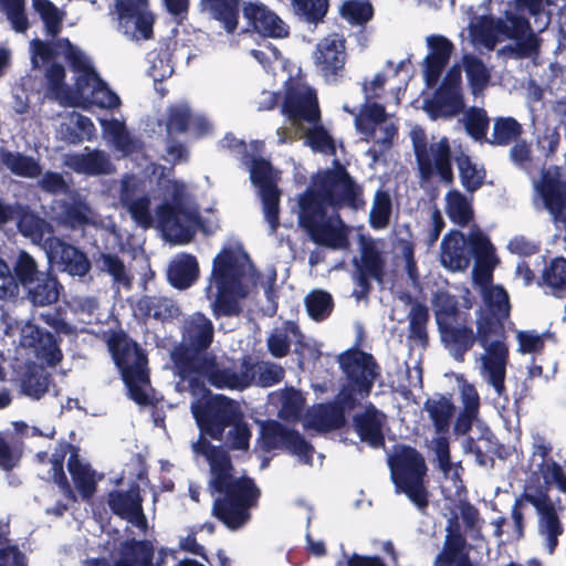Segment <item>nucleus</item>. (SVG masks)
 <instances>
[{
    "label": "nucleus",
    "instance_id": "22",
    "mask_svg": "<svg viewBox=\"0 0 566 566\" xmlns=\"http://www.w3.org/2000/svg\"><path fill=\"white\" fill-rule=\"evenodd\" d=\"M427 45L429 53L423 60V77L427 87H434L450 61L454 45L448 38L440 34L429 35Z\"/></svg>",
    "mask_w": 566,
    "mask_h": 566
},
{
    "label": "nucleus",
    "instance_id": "63",
    "mask_svg": "<svg viewBox=\"0 0 566 566\" xmlns=\"http://www.w3.org/2000/svg\"><path fill=\"white\" fill-rule=\"evenodd\" d=\"M490 126V118L483 108L471 107L465 114L464 128L474 140L485 142Z\"/></svg>",
    "mask_w": 566,
    "mask_h": 566
},
{
    "label": "nucleus",
    "instance_id": "51",
    "mask_svg": "<svg viewBox=\"0 0 566 566\" xmlns=\"http://www.w3.org/2000/svg\"><path fill=\"white\" fill-rule=\"evenodd\" d=\"M538 285H546L556 297H564L566 291V259L557 256L549 261L542 272Z\"/></svg>",
    "mask_w": 566,
    "mask_h": 566
},
{
    "label": "nucleus",
    "instance_id": "1",
    "mask_svg": "<svg viewBox=\"0 0 566 566\" xmlns=\"http://www.w3.org/2000/svg\"><path fill=\"white\" fill-rule=\"evenodd\" d=\"M547 485H556L560 491L566 492V462H542L538 470L527 480L524 493L512 511V517L518 536H522L523 516L517 505L524 502L532 504L539 516L538 533L545 538L549 554L557 545V537L563 533L558 520V511L562 505H556L547 495Z\"/></svg>",
    "mask_w": 566,
    "mask_h": 566
},
{
    "label": "nucleus",
    "instance_id": "4",
    "mask_svg": "<svg viewBox=\"0 0 566 566\" xmlns=\"http://www.w3.org/2000/svg\"><path fill=\"white\" fill-rule=\"evenodd\" d=\"M313 187L303 193L312 191L323 207L333 209L350 208L358 210L365 206L363 188L349 175L338 159L333 160V168L317 172L313 177Z\"/></svg>",
    "mask_w": 566,
    "mask_h": 566
},
{
    "label": "nucleus",
    "instance_id": "64",
    "mask_svg": "<svg viewBox=\"0 0 566 566\" xmlns=\"http://www.w3.org/2000/svg\"><path fill=\"white\" fill-rule=\"evenodd\" d=\"M437 566H471L460 537L448 538L443 553L437 558Z\"/></svg>",
    "mask_w": 566,
    "mask_h": 566
},
{
    "label": "nucleus",
    "instance_id": "49",
    "mask_svg": "<svg viewBox=\"0 0 566 566\" xmlns=\"http://www.w3.org/2000/svg\"><path fill=\"white\" fill-rule=\"evenodd\" d=\"M43 272L40 270L38 261L29 252L20 251L12 269L15 294L18 293L19 285L23 289L29 287Z\"/></svg>",
    "mask_w": 566,
    "mask_h": 566
},
{
    "label": "nucleus",
    "instance_id": "52",
    "mask_svg": "<svg viewBox=\"0 0 566 566\" xmlns=\"http://www.w3.org/2000/svg\"><path fill=\"white\" fill-rule=\"evenodd\" d=\"M463 65L471 93L479 95L489 85L491 78L490 71L483 61L473 54L463 56Z\"/></svg>",
    "mask_w": 566,
    "mask_h": 566
},
{
    "label": "nucleus",
    "instance_id": "43",
    "mask_svg": "<svg viewBox=\"0 0 566 566\" xmlns=\"http://www.w3.org/2000/svg\"><path fill=\"white\" fill-rule=\"evenodd\" d=\"M211 17L220 22L228 33L239 25L240 0H202Z\"/></svg>",
    "mask_w": 566,
    "mask_h": 566
},
{
    "label": "nucleus",
    "instance_id": "7",
    "mask_svg": "<svg viewBox=\"0 0 566 566\" xmlns=\"http://www.w3.org/2000/svg\"><path fill=\"white\" fill-rule=\"evenodd\" d=\"M190 410L199 430L219 441L228 427L243 418L239 403L223 395L200 397L191 402Z\"/></svg>",
    "mask_w": 566,
    "mask_h": 566
},
{
    "label": "nucleus",
    "instance_id": "54",
    "mask_svg": "<svg viewBox=\"0 0 566 566\" xmlns=\"http://www.w3.org/2000/svg\"><path fill=\"white\" fill-rule=\"evenodd\" d=\"M154 548L147 542L127 543L122 548V558L115 566H151Z\"/></svg>",
    "mask_w": 566,
    "mask_h": 566
},
{
    "label": "nucleus",
    "instance_id": "24",
    "mask_svg": "<svg viewBox=\"0 0 566 566\" xmlns=\"http://www.w3.org/2000/svg\"><path fill=\"white\" fill-rule=\"evenodd\" d=\"M345 61L346 52L344 41L326 36L316 44L314 63L325 78L342 76Z\"/></svg>",
    "mask_w": 566,
    "mask_h": 566
},
{
    "label": "nucleus",
    "instance_id": "61",
    "mask_svg": "<svg viewBox=\"0 0 566 566\" xmlns=\"http://www.w3.org/2000/svg\"><path fill=\"white\" fill-rule=\"evenodd\" d=\"M286 429L283 424L275 420L262 422L258 441L264 451L282 449Z\"/></svg>",
    "mask_w": 566,
    "mask_h": 566
},
{
    "label": "nucleus",
    "instance_id": "44",
    "mask_svg": "<svg viewBox=\"0 0 566 566\" xmlns=\"http://www.w3.org/2000/svg\"><path fill=\"white\" fill-rule=\"evenodd\" d=\"M52 381V375L43 366L33 365L21 378V390L25 396L39 400L49 391Z\"/></svg>",
    "mask_w": 566,
    "mask_h": 566
},
{
    "label": "nucleus",
    "instance_id": "6",
    "mask_svg": "<svg viewBox=\"0 0 566 566\" xmlns=\"http://www.w3.org/2000/svg\"><path fill=\"white\" fill-rule=\"evenodd\" d=\"M418 177L421 182H429L434 175L446 185H452L454 174L452 168V150L448 137L428 144L422 129L413 130L411 135Z\"/></svg>",
    "mask_w": 566,
    "mask_h": 566
},
{
    "label": "nucleus",
    "instance_id": "14",
    "mask_svg": "<svg viewBox=\"0 0 566 566\" xmlns=\"http://www.w3.org/2000/svg\"><path fill=\"white\" fill-rule=\"evenodd\" d=\"M357 272L355 275V289L353 296L357 301L367 300L373 285L370 280L379 283L384 281L386 274V261L374 245H367L361 249L360 261L354 260Z\"/></svg>",
    "mask_w": 566,
    "mask_h": 566
},
{
    "label": "nucleus",
    "instance_id": "41",
    "mask_svg": "<svg viewBox=\"0 0 566 566\" xmlns=\"http://www.w3.org/2000/svg\"><path fill=\"white\" fill-rule=\"evenodd\" d=\"M470 256L473 255L476 262L474 270L479 280H491V270L483 269L482 265L494 254V247L490 239L480 231L472 232L467 239Z\"/></svg>",
    "mask_w": 566,
    "mask_h": 566
},
{
    "label": "nucleus",
    "instance_id": "42",
    "mask_svg": "<svg viewBox=\"0 0 566 566\" xmlns=\"http://www.w3.org/2000/svg\"><path fill=\"white\" fill-rule=\"evenodd\" d=\"M423 410L428 412L437 433L446 434L449 431L455 412V406L449 398L443 395L438 399L428 398L423 403Z\"/></svg>",
    "mask_w": 566,
    "mask_h": 566
},
{
    "label": "nucleus",
    "instance_id": "38",
    "mask_svg": "<svg viewBox=\"0 0 566 566\" xmlns=\"http://www.w3.org/2000/svg\"><path fill=\"white\" fill-rule=\"evenodd\" d=\"M0 165L11 174L23 178H36L42 172V167L32 156L19 151H11L0 147Z\"/></svg>",
    "mask_w": 566,
    "mask_h": 566
},
{
    "label": "nucleus",
    "instance_id": "50",
    "mask_svg": "<svg viewBox=\"0 0 566 566\" xmlns=\"http://www.w3.org/2000/svg\"><path fill=\"white\" fill-rule=\"evenodd\" d=\"M106 120L102 124L104 125ZM107 132L112 137L114 146L124 156L143 153L145 150V143L137 137L130 135L125 125L117 119L107 122Z\"/></svg>",
    "mask_w": 566,
    "mask_h": 566
},
{
    "label": "nucleus",
    "instance_id": "3",
    "mask_svg": "<svg viewBox=\"0 0 566 566\" xmlns=\"http://www.w3.org/2000/svg\"><path fill=\"white\" fill-rule=\"evenodd\" d=\"M179 329L180 340L171 348L169 358L186 373L200 361L203 363L209 355L214 354L211 346L216 332L213 322L202 312L186 316Z\"/></svg>",
    "mask_w": 566,
    "mask_h": 566
},
{
    "label": "nucleus",
    "instance_id": "53",
    "mask_svg": "<svg viewBox=\"0 0 566 566\" xmlns=\"http://www.w3.org/2000/svg\"><path fill=\"white\" fill-rule=\"evenodd\" d=\"M463 449L467 453H473L475 460H505L511 457L510 451L503 444H494L489 438H482L475 441L473 438L468 437L463 441Z\"/></svg>",
    "mask_w": 566,
    "mask_h": 566
},
{
    "label": "nucleus",
    "instance_id": "35",
    "mask_svg": "<svg viewBox=\"0 0 566 566\" xmlns=\"http://www.w3.org/2000/svg\"><path fill=\"white\" fill-rule=\"evenodd\" d=\"M67 165L77 174L88 176L108 175L115 170L109 156L99 149L72 155Z\"/></svg>",
    "mask_w": 566,
    "mask_h": 566
},
{
    "label": "nucleus",
    "instance_id": "2",
    "mask_svg": "<svg viewBox=\"0 0 566 566\" xmlns=\"http://www.w3.org/2000/svg\"><path fill=\"white\" fill-rule=\"evenodd\" d=\"M211 485L226 499L214 505L217 516L232 530L250 520L249 509L256 505L260 490L245 475L238 474L231 462H211Z\"/></svg>",
    "mask_w": 566,
    "mask_h": 566
},
{
    "label": "nucleus",
    "instance_id": "33",
    "mask_svg": "<svg viewBox=\"0 0 566 566\" xmlns=\"http://www.w3.org/2000/svg\"><path fill=\"white\" fill-rule=\"evenodd\" d=\"M19 232L42 247L46 234L53 235V227L28 205L18 203L15 217Z\"/></svg>",
    "mask_w": 566,
    "mask_h": 566
},
{
    "label": "nucleus",
    "instance_id": "8",
    "mask_svg": "<svg viewBox=\"0 0 566 566\" xmlns=\"http://www.w3.org/2000/svg\"><path fill=\"white\" fill-rule=\"evenodd\" d=\"M238 145L243 148L242 161L249 165L250 179L259 189L264 219L270 226V233L274 234L280 227L281 190L274 179L273 167L269 160L249 153L243 140Z\"/></svg>",
    "mask_w": 566,
    "mask_h": 566
},
{
    "label": "nucleus",
    "instance_id": "25",
    "mask_svg": "<svg viewBox=\"0 0 566 566\" xmlns=\"http://www.w3.org/2000/svg\"><path fill=\"white\" fill-rule=\"evenodd\" d=\"M56 221L76 231L94 224V212L86 199L74 191L69 199L57 201Z\"/></svg>",
    "mask_w": 566,
    "mask_h": 566
},
{
    "label": "nucleus",
    "instance_id": "58",
    "mask_svg": "<svg viewBox=\"0 0 566 566\" xmlns=\"http://www.w3.org/2000/svg\"><path fill=\"white\" fill-rule=\"evenodd\" d=\"M122 378L133 401L140 406H147L150 403L149 396L144 389V385L149 384V375L146 367L133 369L122 375Z\"/></svg>",
    "mask_w": 566,
    "mask_h": 566
},
{
    "label": "nucleus",
    "instance_id": "11",
    "mask_svg": "<svg viewBox=\"0 0 566 566\" xmlns=\"http://www.w3.org/2000/svg\"><path fill=\"white\" fill-rule=\"evenodd\" d=\"M42 249L51 268L56 265L61 272H65L71 276L84 277L92 269L87 254L60 237L48 235L42 244Z\"/></svg>",
    "mask_w": 566,
    "mask_h": 566
},
{
    "label": "nucleus",
    "instance_id": "39",
    "mask_svg": "<svg viewBox=\"0 0 566 566\" xmlns=\"http://www.w3.org/2000/svg\"><path fill=\"white\" fill-rule=\"evenodd\" d=\"M211 275L216 285L242 284L240 268L231 249L224 248L216 255Z\"/></svg>",
    "mask_w": 566,
    "mask_h": 566
},
{
    "label": "nucleus",
    "instance_id": "36",
    "mask_svg": "<svg viewBox=\"0 0 566 566\" xmlns=\"http://www.w3.org/2000/svg\"><path fill=\"white\" fill-rule=\"evenodd\" d=\"M198 276L199 264L191 254H180L171 261L167 270L168 282L178 290L190 287Z\"/></svg>",
    "mask_w": 566,
    "mask_h": 566
},
{
    "label": "nucleus",
    "instance_id": "13",
    "mask_svg": "<svg viewBox=\"0 0 566 566\" xmlns=\"http://www.w3.org/2000/svg\"><path fill=\"white\" fill-rule=\"evenodd\" d=\"M391 479L399 492H403L415 505L427 506V491L423 486L424 462H389Z\"/></svg>",
    "mask_w": 566,
    "mask_h": 566
},
{
    "label": "nucleus",
    "instance_id": "29",
    "mask_svg": "<svg viewBox=\"0 0 566 566\" xmlns=\"http://www.w3.org/2000/svg\"><path fill=\"white\" fill-rule=\"evenodd\" d=\"M247 295L248 290L243 284L217 285V294L211 303L212 315L216 319L240 316L243 312L240 298Z\"/></svg>",
    "mask_w": 566,
    "mask_h": 566
},
{
    "label": "nucleus",
    "instance_id": "23",
    "mask_svg": "<svg viewBox=\"0 0 566 566\" xmlns=\"http://www.w3.org/2000/svg\"><path fill=\"white\" fill-rule=\"evenodd\" d=\"M22 337L25 344L34 349L36 357L48 366L55 367L62 361V339L56 338L51 332L34 324H27Z\"/></svg>",
    "mask_w": 566,
    "mask_h": 566
},
{
    "label": "nucleus",
    "instance_id": "32",
    "mask_svg": "<svg viewBox=\"0 0 566 566\" xmlns=\"http://www.w3.org/2000/svg\"><path fill=\"white\" fill-rule=\"evenodd\" d=\"M426 111L432 118H450L464 108V101L461 90L440 85L433 97L426 102Z\"/></svg>",
    "mask_w": 566,
    "mask_h": 566
},
{
    "label": "nucleus",
    "instance_id": "18",
    "mask_svg": "<svg viewBox=\"0 0 566 566\" xmlns=\"http://www.w3.org/2000/svg\"><path fill=\"white\" fill-rule=\"evenodd\" d=\"M537 191L553 221L564 223L566 217V180L563 179L558 167H555L553 172L551 170L542 171Z\"/></svg>",
    "mask_w": 566,
    "mask_h": 566
},
{
    "label": "nucleus",
    "instance_id": "21",
    "mask_svg": "<svg viewBox=\"0 0 566 566\" xmlns=\"http://www.w3.org/2000/svg\"><path fill=\"white\" fill-rule=\"evenodd\" d=\"M386 421V415L369 403L361 412L354 415L353 428L363 443L371 449H380L385 447Z\"/></svg>",
    "mask_w": 566,
    "mask_h": 566
},
{
    "label": "nucleus",
    "instance_id": "15",
    "mask_svg": "<svg viewBox=\"0 0 566 566\" xmlns=\"http://www.w3.org/2000/svg\"><path fill=\"white\" fill-rule=\"evenodd\" d=\"M441 342L454 360L463 363L465 355L475 343L484 345L486 342V332L483 333L481 325H476V332L467 324H439L438 328Z\"/></svg>",
    "mask_w": 566,
    "mask_h": 566
},
{
    "label": "nucleus",
    "instance_id": "37",
    "mask_svg": "<svg viewBox=\"0 0 566 566\" xmlns=\"http://www.w3.org/2000/svg\"><path fill=\"white\" fill-rule=\"evenodd\" d=\"M191 213L180 202H164L157 208V217L164 229L172 231L184 242L191 239V232L185 228L182 221L189 220Z\"/></svg>",
    "mask_w": 566,
    "mask_h": 566
},
{
    "label": "nucleus",
    "instance_id": "57",
    "mask_svg": "<svg viewBox=\"0 0 566 566\" xmlns=\"http://www.w3.org/2000/svg\"><path fill=\"white\" fill-rule=\"evenodd\" d=\"M305 398L302 392L293 387L286 388L281 398L279 417L285 422H297L303 416Z\"/></svg>",
    "mask_w": 566,
    "mask_h": 566
},
{
    "label": "nucleus",
    "instance_id": "27",
    "mask_svg": "<svg viewBox=\"0 0 566 566\" xmlns=\"http://www.w3.org/2000/svg\"><path fill=\"white\" fill-rule=\"evenodd\" d=\"M441 264L452 271H464L469 268L471 258L467 238L460 230H450L442 239L440 247Z\"/></svg>",
    "mask_w": 566,
    "mask_h": 566
},
{
    "label": "nucleus",
    "instance_id": "56",
    "mask_svg": "<svg viewBox=\"0 0 566 566\" xmlns=\"http://www.w3.org/2000/svg\"><path fill=\"white\" fill-rule=\"evenodd\" d=\"M446 199L450 220L460 227H467L473 219V210L465 196L459 190H450Z\"/></svg>",
    "mask_w": 566,
    "mask_h": 566
},
{
    "label": "nucleus",
    "instance_id": "20",
    "mask_svg": "<svg viewBox=\"0 0 566 566\" xmlns=\"http://www.w3.org/2000/svg\"><path fill=\"white\" fill-rule=\"evenodd\" d=\"M503 336L486 335L484 345L483 367L488 373L489 382L492 385L499 396L505 390L506 364L509 359V348L505 343L499 338Z\"/></svg>",
    "mask_w": 566,
    "mask_h": 566
},
{
    "label": "nucleus",
    "instance_id": "46",
    "mask_svg": "<svg viewBox=\"0 0 566 566\" xmlns=\"http://www.w3.org/2000/svg\"><path fill=\"white\" fill-rule=\"evenodd\" d=\"M459 170L461 185L468 192H475L485 181L486 171L483 167H478L468 154L460 153L454 157Z\"/></svg>",
    "mask_w": 566,
    "mask_h": 566
},
{
    "label": "nucleus",
    "instance_id": "34",
    "mask_svg": "<svg viewBox=\"0 0 566 566\" xmlns=\"http://www.w3.org/2000/svg\"><path fill=\"white\" fill-rule=\"evenodd\" d=\"M65 67L57 62L49 64L44 71V96L56 102L60 106L67 107L74 104L71 86L65 82Z\"/></svg>",
    "mask_w": 566,
    "mask_h": 566
},
{
    "label": "nucleus",
    "instance_id": "45",
    "mask_svg": "<svg viewBox=\"0 0 566 566\" xmlns=\"http://www.w3.org/2000/svg\"><path fill=\"white\" fill-rule=\"evenodd\" d=\"M346 423V416L337 403H321L310 417V426L319 431L342 429Z\"/></svg>",
    "mask_w": 566,
    "mask_h": 566
},
{
    "label": "nucleus",
    "instance_id": "10",
    "mask_svg": "<svg viewBox=\"0 0 566 566\" xmlns=\"http://www.w3.org/2000/svg\"><path fill=\"white\" fill-rule=\"evenodd\" d=\"M490 25L497 34L515 42V45H506L505 51L514 52L518 57L538 53L539 40L527 18L506 11L505 19H490Z\"/></svg>",
    "mask_w": 566,
    "mask_h": 566
},
{
    "label": "nucleus",
    "instance_id": "26",
    "mask_svg": "<svg viewBox=\"0 0 566 566\" xmlns=\"http://www.w3.org/2000/svg\"><path fill=\"white\" fill-rule=\"evenodd\" d=\"M282 112L294 123L298 120L316 123L321 118L317 96L311 90L306 92H287L282 105Z\"/></svg>",
    "mask_w": 566,
    "mask_h": 566
},
{
    "label": "nucleus",
    "instance_id": "31",
    "mask_svg": "<svg viewBox=\"0 0 566 566\" xmlns=\"http://www.w3.org/2000/svg\"><path fill=\"white\" fill-rule=\"evenodd\" d=\"M136 311L144 318H154L160 323L172 322L181 314L178 303L164 295H143L136 303Z\"/></svg>",
    "mask_w": 566,
    "mask_h": 566
},
{
    "label": "nucleus",
    "instance_id": "5",
    "mask_svg": "<svg viewBox=\"0 0 566 566\" xmlns=\"http://www.w3.org/2000/svg\"><path fill=\"white\" fill-rule=\"evenodd\" d=\"M336 223L327 217V209L308 191L298 198V224L317 245L331 250L349 247L348 228L337 216Z\"/></svg>",
    "mask_w": 566,
    "mask_h": 566
},
{
    "label": "nucleus",
    "instance_id": "40",
    "mask_svg": "<svg viewBox=\"0 0 566 566\" xmlns=\"http://www.w3.org/2000/svg\"><path fill=\"white\" fill-rule=\"evenodd\" d=\"M408 302L411 304V308L408 313V337L418 345L426 347L429 344L427 331L430 321L429 308L426 304L413 300L410 295H408Z\"/></svg>",
    "mask_w": 566,
    "mask_h": 566
},
{
    "label": "nucleus",
    "instance_id": "48",
    "mask_svg": "<svg viewBox=\"0 0 566 566\" xmlns=\"http://www.w3.org/2000/svg\"><path fill=\"white\" fill-rule=\"evenodd\" d=\"M524 129L514 117H496L493 123L491 137L486 143L492 146H509L521 138Z\"/></svg>",
    "mask_w": 566,
    "mask_h": 566
},
{
    "label": "nucleus",
    "instance_id": "19",
    "mask_svg": "<svg viewBox=\"0 0 566 566\" xmlns=\"http://www.w3.org/2000/svg\"><path fill=\"white\" fill-rule=\"evenodd\" d=\"M242 14L248 27L263 36L282 39L290 34L285 22L262 2H244Z\"/></svg>",
    "mask_w": 566,
    "mask_h": 566
},
{
    "label": "nucleus",
    "instance_id": "55",
    "mask_svg": "<svg viewBox=\"0 0 566 566\" xmlns=\"http://www.w3.org/2000/svg\"><path fill=\"white\" fill-rule=\"evenodd\" d=\"M294 14L300 21L317 25L323 22L329 8L328 0H292Z\"/></svg>",
    "mask_w": 566,
    "mask_h": 566
},
{
    "label": "nucleus",
    "instance_id": "16",
    "mask_svg": "<svg viewBox=\"0 0 566 566\" xmlns=\"http://www.w3.org/2000/svg\"><path fill=\"white\" fill-rule=\"evenodd\" d=\"M107 349L116 367L124 375L147 366L148 358L140 345L124 331H113L106 339Z\"/></svg>",
    "mask_w": 566,
    "mask_h": 566
},
{
    "label": "nucleus",
    "instance_id": "30",
    "mask_svg": "<svg viewBox=\"0 0 566 566\" xmlns=\"http://www.w3.org/2000/svg\"><path fill=\"white\" fill-rule=\"evenodd\" d=\"M108 504L115 514L142 530L146 528V518L143 514L138 488L134 486L126 493L112 492L108 497Z\"/></svg>",
    "mask_w": 566,
    "mask_h": 566
},
{
    "label": "nucleus",
    "instance_id": "28",
    "mask_svg": "<svg viewBox=\"0 0 566 566\" xmlns=\"http://www.w3.org/2000/svg\"><path fill=\"white\" fill-rule=\"evenodd\" d=\"M27 298L34 306H50L55 304L64 287L59 281L53 268L48 265L46 270L34 280V283L24 289Z\"/></svg>",
    "mask_w": 566,
    "mask_h": 566
},
{
    "label": "nucleus",
    "instance_id": "59",
    "mask_svg": "<svg viewBox=\"0 0 566 566\" xmlns=\"http://www.w3.org/2000/svg\"><path fill=\"white\" fill-rule=\"evenodd\" d=\"M305 307L312 319L315 322H322L332 314L334 301L329 293L322 290H315L305 297Z\"/></svg>",
    "mask_w": 566,
    "mask_h": 566
},
{
    "label": "nucleus",
    "instance_id": "9",
    "mask_svg": "<svg viewBox=\"0 0 566 566\" xmlns=\"http://www.w3.org/2000/svg\"><path fill=\"white\" fill-rule=\"evenodd\" d=\"M337 363L346 382L356 387L361 398L368 397L376 379L381 374V368L375 357L370 353L353 346L337 356Z\"/></svg>",
    "mask_w": 566,
    "mask_h": 566
},
{
    "label": "nucleus",
    "instance_id": "60",
    "mask_svg": "<svg viewBox=\"0 0 566 566\" xmlns=\"http://www.w3.org/2000/svg\"><path fill=\"white\" fill-rule=\"evenodd\" d=\"M78 75L75 78L74 87H71V92L73 94L72 101L74 104H67V107H82L87 109L88 98L84 96L85 91L95 84H98L99 81H103L98 73L95 71L93 66H90L83 71L77 72Z\"/></svg>",
    "mask_w": 566,
    "mask_h": 566
},
{
    "label": "nucleus",
    "instance_id": "47",
    "mask_svg": "<svg viewBox=\"0 0 566 566\" xmlns=\"http://www.w3.org/2000/svg\"><path fill=\"white\" fill-rule=\"evenodd\" d=\"M242 367L253 375V382L261 387H272L281 382L285 376L284 368L272 361L251 363L248 358L242 361Z\"/></svg>",
    "mask_w": 566,
    "mask_h": 566
},
{
    "label": "nucleus",
    "instance_id": "17",
    "mask_svg": "<svg viewBox=\"0 0 566 566\" xmlns=\"http://www.w3.org/2000/svg\"><path fill=\"white\" fill-rule=\"evenodd\" d=\"M189 373H201L206 376L208 382L219 389H244L253 384V375L245 370V367L241 366V373L238 374L230 368H220L218 364V357L216 354L209 355L199 364L195 365L187 370Z\"/></svg>",
    "mask_w": 566,
    "mask_h": 566
},
{
    "label": "nucleus",
    "instance_id": "62",
    "mask_svg": "<svg viewBox=\"0 0 566 566\" xmlns=\"http://www.w3.org/2000/svg\"><path fill=\"white\" fill-rule=\"evenodd\" d=\"M69 471L82 496L88 499L95 491V472L87 462H69Z\"/></svg>",
    "mask_w": 566,
    "mask_h": 566
},
{
    "label": "nucleus",
    "instance_id": "12",
    "mask_svg": "<svg viewBox=\"0 0 566 566\" xmlns=\"http://www.w3.org/2000/svg\"><path fill=\"white\" fill-rule=\"evenodd\" d=\"M484 308L476 316V325H481L483 333L504 336L505 322L511 315L509 293L501 285L486 289L483 293Z\"/></svg>",
    "mask_w": 566,
    "mask_h": 566
}]
</instances>
